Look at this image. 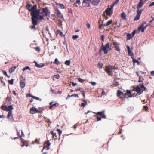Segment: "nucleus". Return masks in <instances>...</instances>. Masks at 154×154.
I'll list each match as a JSON object with an SVG mask.
<instances>
[{
    "label": "nucleus",
    "instance_id": "1",
    "mask_svg": "<svg viewBox=\"0 0 154 154\" xmlns=\"http://www.w3.org/2000/svg\"><path fill=\"white\" fill-rule=\"evenodd\" d=\"M49 14V12L47 8H42L40 9L33 12L31 14V16L35 17L38 21H42L44 19V16H47Z\"/></svg>",
    "mask_w": 154,
    "mask_h": 154
},
{
    "label": "nucleus",
    "instance_id": "2",
    "mask_svg": "<svg viewBox=\"0 0 154 154\" xmlns=\"http://www.w3.org/2000/svg\"><path fill=\"white\" fill-rule=\"evenodd\" d=\"M117 96L118 97H120V98H127L132 97L131 95V92L130 91L127 90V92L125 93L121 92L120 90L117 91Z\"/></svg>",
    "mask_w": 154,
    "mask_h": 154
},
{
    "label": "nucleus",
    "instance_id": "3",
    "mask_svg": "<svg viewBox=\"0 0 154 154\" xmlns=\"http://www.w3.org/2000/svg\"><path fill=\"white\" fill-rule=\"evenodd\" d=\"M116 69V67L114 66H106L105 71L109 75L112 76L113 74L112 72Z\"/></svg>",
    "mask_w": 154,
    "mask_h": 154
},
{
    "label": "nucleus",
    "instance_id": "4",
    "mask_svg": "<svg viewBox=\"0 0 154 154\" xmlns=\"http://www.w3.org/2000/svg\"><path fill=\"white\" fill-rule=\"evenodd\" d=\"M31 19L32 21V25L30 27V29L32 30H35L36 28L35 26L38 24V20L35 18V16H31Z\"/></svg>",
    "mask_w": 154,
    "mask_h": 154
},
{
    "label": "nucleus",
    "instance_id": "5",
    "mask_svg": "<svg viewBox=\"0 0 154 154\" xmlns=\"http://www.w3.org/2000/svg\"><path fill=\"white\" fill-rule=\"evenodd\" d=\"M109 43H107L105 46L103 45V43H102L101 48L104 51V53L105 54H106L108 53L109 50L108 48H109Z\"/></svg>",
    "mask_w": 154,
    "mask_h": 154
},
{
    "label": "nucleus",
    "instance_id": "6",
    "mask_svg": "<svg viewBox=\"0 0 154 154\" xmlns=\"http://www.w3.org/2000/svg\"><path fill=\"white\" fill-rule=\"evenodd\" d=\"M141 88L140 84L139 85H137L135 87H134L133 89V90L136 91L138 94L140 95L143 93V90H141Z\"/></svg>",
    "mask_w": 154,
    "mask_h": 154
},
{
    "label": "nucleus",
    "instance_id": "7",
    "mask_svg": "<svg viewBox=\"0 0 154 154\" xmlns=\"http://www.w3.org/2000/svg\"><path fill=\"white\" fill-rule=\"evenodd\" d=\"M146 22H143L142 24H141L140 26L138 28V29L139 30H141L142 32H144L145 29L148 26V25L146 24Z\"/></svg>",
    "mask_w": 154,
    "mask_h": 154
},
{
    "label": "nucleus",
    "instance_id": "8",
    "mask_svg": "<svg viewBox=\"0 0 154 154\" xmlns=\"http://www.w3.org/2000/svg\"><path fill=\"white\" fill-rule=\"evenodd\" d=\"M51 143L48 141H47L44 143V146L43 148L42 151H43L44 149H45L46 150L49 149V147Z\"/></svg>",
    "mask_w": 154,
    "mask_h": 154
},
{
    "label": "nucleus",
    "instance_id": "9",
    "mask_svg": "<svg viewBox=\"0 0 154 154\" xmlns=\"http://www.w3.org/2000/svg\"><path fill=\"white\" fill-rule=\"evenodd\" d=\"M39 112V111L35 107H32L30 109V112L31 114H34Z\"/></svg>",
    "mask_w": 154,
    "mask_h": 154
},
{
    "label": "nucleus",
    "instance_id": "10",
    "mask_svg": "<svg viewBox=\"0 0 154 154\" xmlns=\"http://www.w3.org/2000/svg\"><path fill=\"white\" fill-rule=\"evenodd\" d=\"M90 2V0H84L82 2V5L85 7H89Z\"/></svg>",
    "mask_w": 154,
    "mask_h": 154
},
{
    "label": "nucleus",
    "instance_id": "11",
    "mask_svg": "<svg viewBox=\"0 0 154 154\" xmlns=\"http://www.w3.org/2000/svg\"><path fill=\"white\" fill-rule=\"evenodd\" d=\"M113 45L114 46L115 48L116 49V50L117 51H119L120 50V48L119 45V44H118L117 42H113Z\"/></svg>",
    "mask_w": 154,
    "mask_h": 154
},
{
    "label": "nucleus",
    "instance_id": "12",
    "mask_svg": "<svg viewBox=\"0 0 154 154\" xmlns=\"http://www.w3.org/2000/svg\"><path fill=\"white\" fill-rule=\"evenodd\" d=\"M105 12L106 13V14L108 16H111L112 14V10L111 9H109L107 8V9H106Z\"/></svg>",
    "mask_w": 154,
    "mask_h": 154
},
{
    "label": "nucleus",
    "instance_id": "13",
    "mask_svg": "<svg viewBox=\"0 0 154 154\" xmlns=\"http://www.w3.org/2000/svg\"><path fill=\"white\" fill-rule=\"evenodd\" d=\"M37 6L36 5H33L32 7H31L30 9V14L31 15V14L33 12L35 11L37 9Z\"/></svg>",
    "mask_w": 154,
    "mask_h": 154
},
{
    "label": "nucleus",
    "instance_id": "14",
    "mask_svg": "<svg viewBox=\"0 0 154 154\" xmlns=\"http://www.w3.org/2000/svg\"><path fill=\"white\" fill-rule=\"evenodd\" d=\"M8 118L9 119L12 120L13 119L12 111L9 112L8 115Z\"/></svg>",
    "mask_w": 154,
    "mask_h": 154
},
{
    "label": "nucleus",
    "instance_id": "15",
    "mask_svg": "<svg viewBox=\"0 0 154 154\" xmlns=\"http://www.w3.org/2000/svg\"><path fill=\"white\" fill-rule=\"evenodd\" d=\"M90 2L93 5H96L99 2L100 0H90Z\"/></svg>",
    "mask_w": 154,
    "mask_h": 154
},
{
    "label": "nucleus",
    "instance_id": "16",
    "mask_svg": "<svg viewBox=\"0 0 154 154\" xmlns=\"http://www.w3.org/2000/svg\"><path fill=\"white\" fill-rule=\"evenodd\" d=\"M16 68H17V67L15 66H14L13 67L10 68L9 69V72L10 73H12L14 71V70H15V69H16Z\"/></svg>",
    "mask_w": 154,
    "mask_h": 154
},
{
    "label": "nucleus",
    "instance_id": "17",
    "mask_svg": "<svg viewBox=\"0 0 154 154\" xmlns=\"http://www.w3.org/2000/svg\"><path fill=\"white\" fill-rule=\"evenodd\" d=\"M50 133L52 135L53 137L55 140H56L58 138V137H57V136L56 135V133H54V132L53 131H51Z\"/></svg>",
    "mask_w": 154,
    "mask_h": 154
},
{
    "label": "nucleus",
    "instance_id": "18",
    "mask_svg": "<svg viewBox=\"0 0 154 154\" xmlns=\"http://www.w3.org/2000/svg\"><path fill=\"white\" fill-rule=\"evenodd\" d=\"M53 102H51L50 103V106L49 107L50 109H51L53 106H57V105H58V103H53Z\"/></svg>",
    "mask_w": 154,
    "mask_h": 154
},
{
    "label": "nucleus",
    "instance_id": "19",
    "mask_svg": "<svg viewBox=\"0 0 154 154\" xmlns=\"http://www.w3.org/2000/svg\"><path fill=\"white\" fill-rule=\"evenodd\" d=\"M22 81V80L21 79L20 81V85L22 88H24L26 85L25 83Z\"/></svg>",
    "mask_w": 154,
    "mask_h": 154
},
{
    "label": "nucleus",
    "instance_id": "20",
    "mask_svg": "<svg viewBox=\"0 0 154 154\" xmlns=\"http://www.w3.org/2000/svg\"><path fill=\"white\" fill-rule=\"evenodd\" d=\"M143 5V1L140 0L137 6V8H140Z\"/></svg>",
    "mask_w": 154,
    "mask_h": 154
},
{
    "label": "nucleus",
    "instance_id": "21",
    "mask_svg": "<svg viewBox=\"0 0 154 154\" xmlns=\"http://www.w3.org/2000/svg\"><path fill=\"white\" fill-rule=\"evenodd\" d=\"M34 62L35 63V66L38 68L42 67H44L45 65L44 64H42V65H39V64H38V63H37V62L35 61H34Z\"/></svg>",
    "mask_w": 154,
    "mask_h": 154
},
{
    "label": "nucleus",
    "instance_id": "22",
    "mask_svg": "<svg viewBox=\"0 0 154 154\" xmlns=\"http://www.w3.org/2000/svg\"><path fill=\"white\" fill-rule=\"evenodd\" d=\"M121 17L123 20H126V15L124 12H122L121 14Z\"/></svg>",
    "mask_w": 154,
    "mask_h": 154
},
{
    "label": "nucleus",
    "instance_id": "23",
    "mask_svg": "<svg viewBox=\"0 0 154 154\" xmlns=\"http://www.w3.org/2000/svg\"><path fill=\"white\" fill-rule=\"evenodd\" d=\"M140 85L141 86V87L142 88H143V89L142 90L143 91H147V88L144 86V84L143 83L140 84Z\"/></svg>",
    "mask_w": 154,
    "mask_h": 154
},
{
    "label": "nucleus",
    "instance_id": "24",
    "mask_svg": "<svg viewBox=\"0 0 154 154\" xmlns=\"http://www.w3.org/2000/svg\"><path fill=\"white\" fill-rule=\"evenodd\" d=\"M133 37L132 35L130 33H128L127 35V40L130 39Z\"/></svg>",
    "mask_w": 154,
    "mask_h": 154
},
{
    "label": "nucleus",
    "instance_id": "25",
    "mask_svg": "<svg viewBox=\"0 0 154 154\" xmlns=\"http://www.w3.org/2000/svg\"><path fill=\"white\" fill-rule=\"evenodd\" d=\"M13 109V106L11 105H9L7 106V111H12Z\"/></svg>",
    "mask_w": 154,
    "mask_h": 154
},
{
    "label": "nucleus",
    "instance_id": "26",
    "mask_svg": "<svg viewBox=\"0 0 154 154\" xmlns=\"http://www.w3.org/2000/svg\"><path fill=\"white\" fill-rule=\"evenodd\" d=\"M1 109L2 110L7 111V106L5 105H3L1 106Z\"/></svg>",
    "mask_w": 154,
    "mask_h": 154
},
{
    "label": "nucleus",
    "instance_id": "27",
    "mask_svg": "<svg viewBox=\"0 0 154 154\" xmlns=\"http://www.w3.org/2000/svg\"><path fill=\"white\" fill-rule=\"evenodd\" d=\"M31 5L28 4L26 6V8L29 11H30V9L31 8Z\"/></svg>",
    "mask_w": 154,
    "mask_h": 154
},
{
    "label": "nucleus",
    "instance_id": "28",
    "mask_svg": "<svg viewBox=\"0 0 154 154\" xmlns=\"http://www.w3.org/2000/svg\"><path fill=\"white\" fill-rule=\"evenodd\" d=\"M140 8H137V14L140 15L142 11V10H140Z\"/></svg>",
    "mask_w": 154,
    "mask_h": 154
},
{
    "label": "nucleus",
    "instance_id": "29",
    "mask_svg": "<svg viewBox=\"0 0 154 154\" xmlns=\"http://www.w3.org/2000/svg\"><path fill=\"white\" fill-rule=\"evenodd\" d=\"M87 103L85 100L84 101V102L81 104V106L84 107L87 105Z\"/></svg>",
    "mask_w": 154,
    "mask_h": 154
},
{
    "label": "nucleus",
    "instance_id": "30",
    "mask_svg": "<svg viewBox=\"0 0 154 154\" xmlns=\"http://www.w3.org/2000/svg\"><path fill=\"white\" fill-rule=\"evenodd\" d=\"M98 66L100 68H102L103 66V64L101 63L100 62H99L98 64Z\"/></svg>",
    "mask_w": 154,
    "mask_h": 154
},
{
    "label": "nucleus",
    "instance_id": "31",
    "mask_svg": "<svg viewBox=\"0 0 154 154\" xmlns=\"http://www.w3.org/2000/svg\"><path fill=\"white\" fill-rule=\"evenodd\" d=\"M104 111H103L102 112H98L97 113H96L97 115H100L101 116H102L104 114Z\"/></svg>",
    "mask_w": 154,
    "mask_h": 154
},
{
    "label": "nucleus",
    "instance_id": "32",
    "mask_svg": "<svg viewBox=\"0 0 154 154\" xmlns=\"http://www.w3.org/2000/svg\"><path fill=\"white\" fill-rule=\"evenodd\" d=\"M133 61L134 63H137V65H140V63L138 61V60H136L135 58H133Z\"/></svg>",
    "mask_w": 154,
    "mask_h": 154
},
{
    "label": "nucleus",
    "instance_id": "33",
    "mask_svg": "<svg viewBox=\"0 0 154 154\" xmlns=\"http://www.w3.org/2000/svg\"><path fill=\"white\" fill-rule=\"evenodd\" d=\"M0 83L1 84H2V86H5V83L4 82V81L1 78H0Z\"/></svg>",
    "mask_w": 154,
    "mask_h": 154
},
{
    "label": "nucleus",
    "instance_id": "34",
    "mask_svg": "<svg viewBox=\"0 0 154 154\" xmlns=\"http://www.w3.org/2000/svg\"><path fill=\"white\" fill-rule=\"evenodd\" d=\"M140 15L137 14L135 17L134 18V20L135 21L138 20L139 19Z\"/></svg>",
    "mask_w": 154,
    "mask_h": 154
},
{
    "label": "nucleus",
    "instance_id": "35",
    "mask_svg": "<svg viewBox=\"0 0 154 154\" xmlns=\"http://www.w3.org/2000/svg\"><path fill=\"white\" fill-rule=\"evenodd\" d=\"M78 81L81 83H82L85 81V80H84V79H82V78H78Z\"/></svg>",
    "mask_w": 154,
    "mask_h": 154
},
{
    "label": "nucleus",
    "instance_id": "36",
    "mask_svg": "<svg viewBox=\"0 0 154 154\" xmlns=\"http://www.w3.org/2000/svg\"><path fill=\"white\" fill-rule=\"evenodd\" d=\"M58 5L61 9H63L64 8V6L63 4H58Z\"/></svg>",
    "mask_w": 154,
    "mask_h": 154
},
{
    "label": "nucleus",
    "instance_id": "37",
    "mask_svg": "<svg viewBox=\"0 0 154 154\" xmlns=\"http://www.w3.org/2000/svg\"><path fill=\"white\" fill-rule=\"evenodd\" d=\"M27 69H29V70H31V69H30V68H29V66H27L25 68H23L22 70L23 71H24L25 70H27Z\"/></svg>",
    "mask_w": 154,
    "mask_h": 154
},
{
    "label": "nucleus",
    "instance_id": "38",
    "mask_svg": "<svg viewBox=\"0 0 154 154\" xmlns=\"http://www.w3.org/2000/svg\"><path fill=\"white\" fill-rule=\"evenodd\" d=\"M126 47L127 48L128 51V54H129L130 55V52H131V51L130 49V48L128 45H127L126 46Z\"/></svg>",
    "mask_w": 154,
    "mask_h": 154
},
{
    "label": "nucleus",
    "instance_id": "39",
    "mask_svg": "<svg viewBox=\"0 0 154 154\" xmlns=\"http://www.w3.org/2000/svg\"><path fill=\"white\" fill-rule=\"evenodd\" d=\"M34 49L37 51L39 52L40 51V49L39 47H35L34 48Z\"/></svg>",
    "mask_w": 154,
    "mask_h": 154
},
{
    "label": "nucleus",
    "instance_id": "40",
    "mask_svg": "<svg viewBox=\"0 0 154 154\" xmlns=\"http://www.w3.org/2000/svg\"><path fill=\"white\" fill-rule=\"evenodd\" d=\"M70 63V61L69 60H66L65 62V64L67 65H69Z\"/></svg>",
    "mask_w": 154,
    "mask_h": 154
},
{
    "label": "nucleus",
    "instance_id": "41",
    "mask_svg": "<svg viewBox=\"0 0 154 154\" xmlns=\"http://www.w3.org/2000/svg\"><path fill=\"white\" fill-rule=\"evenodd\" d=\"M112 20L109 21L106 24V25L108 26L109 25H110V24H112Z\"/></svg>",
    "mask_w": 154,
    "mask_h": 154
},
{
    "label": "nucleus",
    "instance_id": "42",
    "mask_svg": "<svg viewBox=\"0 0 154 154\" xmlns=\"http://www.w3.org/2000/svg\"><path fill=\"white\" fill-rule=\"evenodd\" d=\"M30 97H32V98L35 99L36 100H41V99H40L39 98H38V97H35V96H31Z\"/></svg>",
    "mask_w": 154,
    "mask_h": 154
},
{
    "label": "nucleus",
    "instance_id": "43",
    "mask_svg": "<svg viewBox=\"0 0 154 154\" xmlns=\"http://www.w3.org/2000/svg\"><path fill=\"white\" fill-rule=\"evenodd\" d=\"M54 63L56 64H58L60 63V62L58 61V59L57 58H56L55 59Z\"/></svg>",
    "mask_w": 154,
    "mask_h": 154
},
{
    "label": "nucleus",
    "instance_id": "44",
    "mask_svg": "<svg viewBox=\"0 0 154 154\" xmlns=\"http://www.w3.org/2000/svg\"><path fill=\"white\" fill-rule=\"evenodd\" d=\"M2 72L3 73V74L5 75L7 77H8V78H9V76L7 74V72L6 71H2Z\"/></svg>",
    "mask_w": 154,
    "mask_h": 154
},
{
    "label": "nucleus",
    "instance_id": "45",
    "mask_svg": "<svg viewBox=\"0 0 154 154\" xmlns=\"http://www.w3.org/2000/svg\"><path fill=\"white\" fill-rule=\"evenodd\" d=\"M8 81L9 84L11 85L13 84L14 81V80L13 79H11L10 80H9Z\"/></svg>",
    "mask_w": 154,
    "mask_h": 154
},
{
    "label": "nucleus",
    "instance_id": "46",
    "mask_svg": "<svg viewBox=\"0 0 154 154\" xmlns=\"http://www.w3.org/2000/svg\"><path fill=\"white\" fill-rule=\"evenodd\" d=\"M78 36L77 35H73L72 36V38L74 40L78 38Z\"/></svg>",
    "mask_w": 154,
    "mask_h": 154
},
{
    "label": "nucleus",
    "instance_id": "47",
    "mask_svg": "<svg viewBox=\"0 0 154 154\" xmlns=\"http://www.w3.org/2000/svg\"><path fill=\"white\" fill-rule=\"evenodd\" d=\"M57 32L60 35H61L63 34L62 32L59 30H57Z\"/></svg>",
    "mask_w": 154,
    "mask_h": 154
},
{
    "label": "nucleus",
    "instance_id": "48",
    "mask_svg": "<svg viewBox=\"0 0 154 154\" xmlns=\"http://www.w3.org/2000/svg\"><path fill=\"white\" fill-rule=\"evenodd\" d=\"M35 143L37 144H39V139H36L35 140Z\"/></svg>",
    "mask_w": 154,
    "mask_h": 154
},
{
    "label": "nucleus",
    "instance_id": "49",
    "mask_svg": "<svg viewBox=\"0 0 154 154\" xmlns=\"http://www.w3.org/2000/svg\"><path fill=\"white\" fill-rule=\"evenodd\" d=\"M57 131L59 132V136L60 137L62 133V131L59 129H57Z\"/></svg>",
    "mask_w": 154,
    "mask_h": 154
},
{
    "label": "nucleus",
    "instance_id": "50",
    "mask_svg": "<svg viewBox=\"0 0 154 154\" xmlns=\"http://www.w3.org/2000/svg\"><path fill=\"white\" fill-rule=\"evenodd\" d=\"M119 0H116V1L114 2L112 4L113 5H115L118 3V2H119Z\"/></svg>",
    "mask_w": 154,
    "mask_h": 154
},
{
    "label": "nucleus",
    "instance_id": "51",
    "mask_svg": "<svg viewBox=\"0 0 154 154\" xmlns=\"http://www.w3.org/2000/svg\"><path fill=\"white\" fill-rule=\"evenodd\" d=\"M71 97H75L77 98L79 97L78 95L77 94H74L72 95H71Z\"/></svg>",
    "mask_w": 154,
    "mask_h": 154
},
{
    "label": "nucleus",
    "instance_id": "52",
    "mask_svg": "<svg viewBox=\"0 0 154 154\" xmlns=\"http://www.w3.org/2000/svg\"><path fill=\"white\" fill-rule=\"evenodd\" d=\"M101 94L102 96H104L105 95V93L104 89H102V91L101 92Z\"/></svg>",
    "mask_w": 154,
    "mask_h": 154
},
{
    "label": "nucleus",
    "instance_id": "53",
    "mask_svg": "<svg viewBox=\"0 0 154 154\" xmlns=\"http://www.w3.org/2000/svg\"><path fill=\"white\" fill-rule=\"evenodd\" d=\"M90 83L93 86H95L96 84V83L94 82H91Z\"/></svg>",
    "mask_w": 154,
    "mask_h": 154
},
{
    "label": "nucleus",
    "instance_id": "54",
    "mask_svg": "<svg viewBox=\"0 0 154 154\" xmlns=\"http://www.w3.org/2000/svg\"><path fill=\"white\" fill-rule=\"evenodd\" d=\"M136 33V30H134L132 32V34H131L132 35V36H133V37H134V35L135 33Z\"/></svg>",
    "mask_w": 154,
    "mask_h": 154
},
{
    "label": "nucleus",
    "instance_id": "55",
    "mask_svg": "<svg viewBox=\"0 0 154 154\" xmlns=\"http://www.w3.org/2000/svg\"><path fill=\"white\" fill-rule=\"evenodd\" d=\"M54 76L55 77V78L57 79H59L60 77V75L58 74L55 75Z\"/></svg>",
    "mask_w": 154,
    "mask_h": 154
},
{
    "label": "nucleus",
    "instance_id": "56",
    "mask_svg": "<svg viewBox=\"0 0 154 154\" xmlns=\"http://www.w3.org/2000/svg\"><path fill=\"white\" fill-rule=\"evenodd\" d=\"M154 20V18H152V19L150 21L149 23V25H150L151 23H152V22Z\"/></svg>",
    "mask_w": 154,
    "mask_h": 154
},
{
    "label": "nucleus",
    "instance_id": "57",
    "mask_svg": "<svg viewBox=\"0 0 154 154\" xmlns=\"http://www.w3.org/2000/svg\"><path fill=\"white\" fill-rule=\"evenodd\" d=\"M51 91L52 93L55 94V90L52 89V88H51Z\"/></svg>",
    "mask_w": 154,
    "mask_h": 154
},
{
    "label": "nucleus",
    "instance_id": "58",
    "mask_svg": "<svg viewBox=\"0 0 154 154\" xmlns=\"http://www.w3.org/2000/svg\"><path fill=\"white\" fill-rule=\"evenodd\" d=\"M104 36L103 35H102L101 36V39L102 41H104Z\"/></svg>",
    "mask_w": 154,
    "mask_h": 154
},
{
    "label": "nucleus",
    "instance_id": "59",
    "mask_svg": "<svg viewBox=\"0 0 154 154\" xmlns=\"http://www.w3.org/2000/svg\"><path fill=\"white\" fill-rule=\"evenodd\" d=\"M143 108L144 109H145L146 110H147L148 109V108L147 106H143Z\"/></svg>",
    "mask_w": 154,
    "mask_h": 154
},
{
    "label": "nucleus",
    "instance_id": "60",
    "mask_svg": "<svg viewBox=\"0 0 154 154\" xmlns=\"http://www.w3.org/2000/svg\"><path fill=\"white\" fill-rule=\"evenodd\" d=\"M88 29H89L90 28V25L88 23L86 25Z\"/></svg>",
    "mask_w": 154,
    "mask_h": 154
},
{
    "label": "nucleus",
    "instance_id": "61",
    "mask_svg": "<svg viewBox=\"0 0 154 154\" xmlns=\"http://www.w3.org/2000/svg\"><path fill=\"white\" fill-rule=\"evenodd\" d=\"M154 2H152L151 4H150L149 5V7H151V6H154Z\"/></svg>",
    "mask_w": 154,
    "mask_h": 154
},
{
    "label": "nucleus",
    "instance_id": "62",
    "mask_svg": "<svg viewBox=\"0 0 154 154\" xmlns=\"http://www.w3.org/2000/svg\"><path fill=\"white\" fill-rule=\"evenodd\" d=\"M114 6L112 4L111 5V8H108L109 9H111V10H112V9H113V7Z\"/></svg>",
    "mask_w": 154,
    "mask_h": 154
},
{
    "label": "nucleus",
    "instance_id": "63",
    "mask_svg": "<svg viewBox=\"0 0 154 154\" xmlns=\"http://www.w3.org/2000/svg\"><path fill=\"white\" fill-rule=\"evenodd\" d=\"M81 92H82V94L83 96L85 97V94L84 92L83 91H81Z\"/></svg>",
    "mask_w": 154,
    "mask_h": 154
},
{
    "label": "nucleus",
    "instance_id": "64",
    "mask_svg": "<svg viewBox=\"0 0 154 154\" xmlns=\"http://www.w3.org/2000/svg\"><path fill=\"white\" fill-rule=\"evenodd\" d=\"M151 75L152 76H154V71H152L151 72Z\"/></svg>",
    "mask_w": 154,
    "mask_h": 154
}]
</instances>
